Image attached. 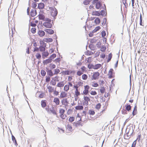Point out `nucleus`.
<instances>
[{
    "label": "nucleus",
    "instance_id": "nucleus-11",
    "mask_svg": "<svg viewBox=\"0 0 147 147\" xmlns=\"http://www.w3.org/2000/svg\"><path fill=\"white\" fill-rule=\"evenodd\" d=\"M52 61L51 59L50 58L47 59L45 60H44L43 61L44 65L51 63Z\"/></svg>",
    "mask_w": 147,
    "mask_h": 147
},
{
    "label": "nucleus",
    "instance_id": "nucleus-56",
    "mask_svg": "<svg viewBox=\"0 0 147 147\" xmlns=\"http://www.w3.org/2000/svg\"><path fill=\"white\" fill-rule=\"evenodd\" d=\"M56 57V55L55 54H52L50 57V59H51L52 60L53 59L55 58Z\"/></svg>",
    "mask_w": 147,
    "mask_h": 147
},
{
    "label": "nucleus",
    "instance_id": "nucleus-58",
    "mask_svg": "<svg viewBox=\"0 0 147 147\" xmlns=\"http://www.w3.org/2000/svg\"><path fill=\"white\" fill-rule=\"evenodd\" d=\"M43 21H45L46 22H51V19H49L48 18H45L44 20H43Z\"/></svg>",
    "mask_w": 147,
    "mask_h": 147
},
{
    "label": "nucleus",
    "instance_id": "nucleus-46",
    "mask_svg": "<svg viewBox=\"0 0 147 147\" xmlns=\"http://www.w3.org/2000/svg\"><path fill=\"white\" fill-rule=\"evenodd\" d=\"M106 49V47L104 46L103 45L101 47L100 51L102 52H104L105 51Z\"/></svg>",
    "mask_w": 147,
    "mask_h": 147
},
{
    "label": "nucleus",
    "instance_id": "nucleus-19",
    "mask_svg": "<svg viewBox=\"0 0 147 147\" xmlns=\"http://www.w3.org/2000/svg\"><path fill=\"white\" fill-rule=\"evenodd\" d=\"M38 17L39 20H42L43 21L45 18V16L44 15L40 13L39 15H38Z\"/></svg>",
    "mask_w": 147,
    "mask_h": 147
},
{
    "label": "nucleus",
    "instance_id": "nucleus-49",
    "mask_svg": "<svg viewBox=\"0 0 147 147\" xmlns=\"http://www.w3.org/2000/svg\"><path fill=\"white\" fill-rule=\"evenodd\" d=\"M37 3L35 2H33L32 4V7L34 9L36 8L37 6Z\"/></svg>",
    "mask_w": 147,
    "mask_h": 147
},
{
    "label": "nucleus",
    "instance_id": "nucleus-24",
    "mask_svg": "<svg viewBox=\"0 0 147 147\" xmlns=\"http://www.w3.org/2000/svg\"><path fill=\"white\" fill-rule=\"evenodd\" d=\"M92 15L93 16H100V13L99 11H93Z\"/></svg>",
    "mask_w": 147,
    "mask_h": 147
},
{
    "label": "nucleus",
    "instance_id": "nucleus-21",
    "mask_svg": "<svg viewBox=\"0 0 147 147\" xmlns=\"http://www.w3.org/2000/svg\"><path fill=\"white\" fill-rule=\"evenodd\" d=\"M102 4L100 2H97L96 4V8L97 9H99L101 6Z\"/></svg>",
    "mask_w": 147,
    "mask_h": 147
},
{
    "label": "nucleus",
    "instance_id": "nucleus-29",
    "mask_svg": "<svg viewBox=\"0 0 147 147\" xmlns=\"http://www.w3.org/2000/svg\"><path fill=\"white\" fill-rule=\"evenodd\" d=\"M45 92H41V93L39 95V98H42L46 96Z\"/></svg>",
    "mask_w": 147,
    "mask_h": 147
},
{
    "label": "nucleus",
    "instance_id": "nucleus-10",
    "mask_svg": "<svg viewBox=\"0 0 147 147\" xmlns=\"http://www.w3.org/2000/svg\"><path fill=\"white\" fill-rule=\"evenodd\" d=\"M37 14V12L36 9H32L30 11V15L32 17H34Z\"/></svg>",
    "mask_w": 147,
    "mask_h": 147
},
{
    "label": "nucleus",
    "instance_id": "nucleus-42",
    "mask_svg": "<svg viewBox=\"0 0 147 147\" xmlns=\"http://www.w3.org/2000/svg\"><path fill=\"white\" fill-rule=\"evenodd\" d=\"M92 0H86L84 1L83 3L85 5H87L91 2Z\"/></svg>",
    "mask_w": 147,
    "mask_h": 147
},
{
    "label": "nucleus",
    "instance_id": "nucleus-61",
    "mask_svg": "<svg viewBox=\"0 0 147 147\" xmlns=\"http://www.w3.org/2000/svg\"><path fill=\"white\" fill-rule=\"evenodd\" d=\"M127 0H125L122 2L124 5L125 8H127Z\"/></svg>",
    "mask_w": 147,
    "mask_h": 147
},
{
    "label": "nucleus",
    "instance_id": "nucleus-9",
    "mask_svg": "<svg viewBox=\"0 0 147 147\" xmlns=\"http://www.w3.org/2000/svg\"><path fill=\"white\" fill-rule=\"evenodd\" d=\"M125 109L128 111L129 112L131 110L132 106L130 105V104H126L125 105Z\"/></svg>",
    "mask_w": 147,
    "mask_h": 147
},
{
    "label": "nucleus",
    "instance_id": "nucleus-63",
    "mask_svg": "<svg viewBox=\"0 0 147 147\" xmlns=\"http://www.w3.org/2000/svg\"><path fill=\"white\" fill-rule=\"evenodd\" d=\"M65 112V110L63 109H61L59 110V113L60 114H64V113Z\"/></svg>",
    "mask_w": 147,
    "mask_h": 147
},
{
    "label": "nucleus",
    "instance_id": "nucleus-36",
    "mask_svg": "<svg viewBox=\"0 0 147 147\" xmlns=\"http://www.w3.org/2000/svg\"><path fill=\"white\" fill-rule=\"evenodd\" d=\"M74 120L75 117H74L71 116L70 117L68 120L71 123L72 122L74 121Z\"/></svg>",
    "mask_w": 147,
    "mask_h": 147
},
{
    "label": "nucleus",
    "instance_id": "nucleus-59",
    "mask_svg": "<svg viewBox=\"0 0 147 147\" xmlns=\"http://www.w3.org/2000/svg\"><path fill=\"white\" fill-rule=\"evenodd\" d=\"M36 29L34 28H32L31 30V32L33 34H34L36 32Z\"/></svg>",
    "mask_w": 147,
    "mask_h": 147
},
{
    "label": "nucleus",
    "instance_id": "nucleus-62",
    "mask_svg": "<svg viewBox=\"0 0 147 147\" xmlns=\"http://www.w3.org/2000/svg\"><path fill=\"white\" fill-rule=\"evenodd\" d=\"M137 142L136 140H134L132 143L131 146L132 147H135L136 144Z\"/></svg>",
    "mask_w": 147,
    "mask_h": 147
},
{
    "label": "nucleus",
    "instance_id": "nucleus-12",
    "mask_svg": "<svg viewBox=\"0 0 147 147\" xmlns=\"http://www.w3.org/2000/svg\"><path fill=\"white\" fill-rule=\"evenodd\" d=\"M44 30L46 32L50 34H53L54 33V31L52 29H45Z\"/></svg>",
    "mask_w": 147,
    "mask_h": 147
},
{
    "label": "nucleus",
    "instance_id": "nucleus-47",
    "mask_svg": "<svg viewBox=\"0 0 147 147\" xmlns=\"http://www.w3.org/2000/svg\"><path fill=\"white\" fill-rule=\"evenodd\" d=\"M51 112L54 115H57V112L56 111L53 107H52V109L51 111Z\"/></svg>",
    "mask_w": 147,
    "mask_h": 147
},
{
    "label": "nucleus",
    "instance_id": "nucleus-52",
    "mask_svg": "<svg viewBox=\"0 0 147 147\" xmlns=\"http://www.w3.org/2000/svg\"><path fill=\"white\" fill-rule=\"evenodd\" d=\"M82 79L84 80H86L88 78L86 74H84L82 76Z\"/></svg>",
    "mask_w": 147,
    "mask_h": 147
},
{
    "label": "nucleus",
    "instance_id": "nucleus-32",
    "mask_svg": "<svg viewBox=\"0 0 147 147\" xmlns=\"http://www.w3.org/2000/svg\"><path fill=\"white\" fill-rule=\"evenodd\" d=\"M101 105L100 103H99L98 104H97L95 108L96 109L98 110H99L101 107Z\"/></svg>",
    "mask_w": 147,
    "mask_h": 147
},
{
    "label": "nucleus",
    "instance_id": "nucleus-55",
    "mask_svg": "<svg viewBox=\"0 0 147 147\" xmlns=\"http://www.w3.org/2000/svg\"><path fill=\"white\" fill-rule=\"evenodd\" d=\"M54 74H57L60 72V70L59 69H55L54 70Z\"/></svg>",
    "mask_w": 147,
    "mask_h": 147
},
{
    "label": "nucleus",
    "instance_id": "nucleus-26",
    "mask_svg": "<svg viewBox=\"0 0 147 147\" xmlns=\"http://www.w3.org/2000/svg\"><path fill=\"white\" fill-rule=\"evenodd\" d=\"M94 22L96 24H99L100 22V19L98 18L97 17L95 20Z\"/></svg>",
    "mask_w": 147,
    "mask_h": 147
},
{
    "label": "nucleus",
    "instance_id": "nucleus-54",
    "mask_svg": "<svg viewBox=\"0 0 147 147\" xmlns=\"http://www.w3.org/2000/svg\"><path fill=\"white\" fill-rule=\"evenodd\" d=\"M107 20V18H105L103 19V21H102V26L105 25V24L106 23Z\"/></svg>",
    "mask_w": 147,
    "mask_h": 147
},
{
    "label": "nucleus",
    "instance_id": "nucleus-27",
    "mask_svg": "<svg viewBox=\"0 0 147 147\" xmlns=\"http://www.w3.org/2000/svg\"><path fill=\"white\" fill-rule=\"evenodd\" d=\"M40 51L41 52H45V48L42 45H40L39 47Z\"/></svg>",
    "mask_w": 147,
    "mask_h": 147
},
{
    "label": "nucleus",
    "instance_id": "nucleus-22",
    "mask_svg": "<svg viewBox=\"0 0 147 147\" xmlns=\"http://www.w3.org/2000/svg\"><path fill=\"white\" fill-rule=\"evenodd\" d=\"M57 11L56 9H55V10L54 12H52V15L53 17L55 18L57 16Z\"/></svg>",
    "mask_w": 147,
    "mask_h": 147
},
{
    "label": "nucleus",
    "instance_id": "nucleus-8",
    "mask_svg": "<svg viewBox=\"0 0 147 147\" xmlns=\"http://www.w3.org/2000/svg\"><path fill=\"white\" fill-rule=\"evenodd\" d=\"M43 25L45 27L48 28H51L52 26L51 22H44L43 23Z\"/></svg>",
    "mask_w": 147,
    "mask_h": 147
},
{
    "label": "nucleus",
    "instance_id": "nucleus-53",
    "mask_svg": "<svg viewBox=\"0 0 147 147\" xmlns=\"http://www.w3.org/2000/svg\"><path fill=\"white\" fill-rule=\"evenodd\" d=\"M50 66L51 67L50 68L51 69H55L56 67V65L54 64L51 63L49 64Z\"/></svg>",
    "mask_w": 147,
    "mask_h": 147
},
{
    "label": "nucleus",
    "instance_id": "nucleus-37",
    "mask_svg": "<svg viewBox=\"0 0 147 147\" xmlns=\"http://www.w3.org/2000/svg\"><path fill=\"white\" fill-rule=\"evenodd\" d=\"M85 90L83 92H88V90L89 89V87L88 85L84 86Z\"/></svg>",
    "mask_w": 147,
    "mask_h": 147
},
{
    "label": "nucleus",
    "instance_id": "nucleus-5",
    "mask_svg": "<svg viewBox=\"0 0 147 147\" xmlns=\"http://www.w3.org/2000/svg\"><path fill=\"white\" fill-rule=\"evenodd\" d=\"M72 73H74V71H70L69 69H67L66 71H62L61 73L65 75H69Z\"/></svg>",
    "mask_w": 147,
    "mask_h": 147
},
{
    "label": "nucleus",
    "instance_id": "nucleus-4",
    "mask_svg": "<svg viewBox=\"0 0 147 147\" xmlns=\"http://www.w3.org/2000/svg\"><path fill=\"white\" fill-rule=\"evenodd\" d=\"M82 121L81 118H80V120H78L76 122H74L73 123V124L74 126H75L76 127H77L78 126H82L83 123H82L80 121Z\"/></svg>",
    "mask_w": 147,
    "mask_h": 147
},
{
    "label": "nucleus",
    "instance_id": "nucleus-23",
    "mask_svg": "<svg viewBox=\"0 0 147 147\" xmlns=\"http://www.w3.org/2000/svg\"><path fill=\"white\" fill-rule=\"evenodd\" d=\"M75 109L76 110H81L83 109V107L82 105H80L76 106L75 107Z\"/></svg>",
    "mask_w": 147,
    "mask_h": 147
},
{
    "label": "nucleus",
    "instance_id": "nucleus-39",
    "mask_svg": "<svg viewBox=\"0 0 147 147\" xmlns=\"http://www.w3.org/2000/svg\"><path fill=\"white\" fill-rule=\"evenodd\" d=\"M123 109L121 111L122 113L123 114H127V111L124 109V107H123Z\"/></svg>",
    "mask_w": 147,
    "mask_h": 147
},
{
    "label": "nucleus",
    "instance_id": "nucleus-31",
    "mask_svg": "<svg viewBox=\"0 0 147 147\" xmlns=\"http://www.w3.org/2000/svg\"><path fill=\"white\" fill-rule=\"evenodd\" d=\"M64 85V84L63 82H60L57 84V86L59 87H62Z\"/></svg>",
    "mask_w": 147,
    "mask_h": 147
},
{
    "label": "nucleus",
    "instance_id": "nucleus-33",
    "mask_svg": "<svg viewBox=\"0 0 147 147\" xmlns=\"http://www.w3.org/2000/svg\"><path fill=\"white\" fill-rule=\"evenodd\" d=\"M49 53L48 52H44L42 53V57H47L49 55Z\"/></svg>",
    "mask_w": 147,
    "mask_h": 147
},
{
    "label": "nucleus",
    "instance_id": "nucleus-57",
    "mask_svg": "<svg viewBox=\"0 0 147 147\" xmlns=\"http://www.w3.org/2000/svg\"><path fill=\"white\" fill-rule=\"evenodd\" d=\"M36 57L37 59H39L41 58V55L39 53H37L36 55Z\"/></svg>",
    "mask_w": 147,
    "mask_h": 147
},
{
    "label": "nucleus",
    "instance_id": "nucleus-60",
    "mask_svg": "<svg viewBox=\"0 0 147 147\" xmlns=\"http://www.w3.org/2000/svg\"><path fill=\"white\" fill-rule=\"evenodd\" d=\"M102 36L104 37L106 36V33L105 31L103 30L101 32Z\"/></svg>",
    "mask_w": 147,
    "mask_h": 147
},
{
    "label": "nucleus",
    "instance_id": "nucleus-38",
    "mask_svg": "<svg viewBox=\"0 0 147 147\" xmlns=\"http://www.w3.org/2000/svg\"><path fill=\"white\" fill-rule=\"evenodd\" d=\"M67 128V130L70 131H72V127L69 124L67 125L66 127Z\"/></svg>",
    "mask_w": 147,
    "mask_h": 147
},
{
    "label": "nucleus",
    "instance_id": "nucleus-34",
    "mask_svg": "<svg viewBox=\"0 0 147 147\" xmlns=\"http://www.w3.org/2000/svg\"><path fill=\"white\" fill-rule=\"evenodd\" d=\"M100 26H96L95 28L92 30V32L95 33L97 31L99 30L100 29Z\"/></svg>",
    "mask_w": 147,
    "mask_h": 147
},
{
    "label": "nucleus",
    "instance_id": "nucleus-2",
    "mask_svg": "<svg viewBox=\"0 0 147 147\" xmlns=\"http://www.w3.org/2000/svg\"><path fill=\"white\" fill-rule=\"evenodd\" d=\"M84 101L83 102V105L87 106L88 104V102L90 100V98L88 96H84Z\"/></svg>",
    "mask_w": 147,
    "mask_h": 147
},
{
    "label": "nucleus",
    "instance_id": "nucleus-30",
    "mask_svg": "<svg viewBox=\"0 0 147 147\" xmlns=\"http://www.w3.org/2000/svg\"><path fill=\"white\" fill-rule=\"evenodd\" d=\"M52 80L51 82V83L53 86H54L56 84V80L54 78H52Z\"/></svg>",
    "mask_w": 147,
    "mask_h": 147
},
{
    "label": "nucleus",
    "instance_id": "nucleus-44",
    "mask_svg": "<svg viewBox=\"0 0 147 147\" xmlns=\"http://www.w3.org/2000/svg\"><path fill=\"white\" fill-rule=\"evenodd\" d=\"M141 135L140 134H139V133L138 134V135L137 137V138L136 140V141L138 140V141L139 143L140 142V140H141Z\"/></svg>",
    "mask_w": 147,
    "mask_h": 147
},
{
    "label": "nucleus",
    "instance_id": "nucleus-16",
    "mask_svg": "<svg viewBox=\"0 0 147 147\" xmlns=\"http://www.w3.org/2000/svg\"><path fill=\"white\" fill-rule=\"evenodd\" d=\"M38 34L40 37H42L45 35V33L44 31L39 30Z\"/></svg>",
    "mask_w": 147,
    "mask_h": 147
},
{
    "label": "nucleus",
    "instance_id": "nucleus-18",
    "mask_svg": "<svg viewBox=\"0 0 147 147\" xmlns=\"http://www.w3.org/2000/svg\"><path fill=\"white\" fill-rule=\"evenodd\" d=\"M67 96V94L66 92H61L60 97L61 98H63L66 97Z\"/></svg>",
    "mask_w": 147,
    "mask_h": 147
},
{
    "label": "nucleus",
    "instance_id": "nucleus-13",
    "mask_svg": "<svg viewBox=\"0 0 147 147\" xmlns=\"http://www.w3.org/2000/svg\"><path fill=\"white\" fill-rule=\"evenodd\" d=\"M137 113V106L136 104L134 106V109L133 111L132 114L133 116H134V115H136Z\"/></svg>",
    "mask_w": 147,
    "mask_h": 147
},
{
    "label": "nucleus",
    "instance_id": "nucleus-15",
    "mask_svg": "<svg viewBox=\"0 0 147 147\" xmlns=\"http://www.w3.org/2000/svg\"><path fill=\"white\" fill-rule=\"evenodd\" d=\"M45 5L43 3H40L38 4V8L39 9H43L44 8Z\"/></svg>",
    "mask_w": 147,
    "mask_h": 147
},
{
    "label": "nucleus",
    "instance_id": "nucleus-17",
    "mask_svg": "<svg viewBox=\"0 0 147 147\" xmlns=\"http://www.w3.org/2000/svg\"><path fill=\"white\" fill-rule=\"evenodd\" d=\"M53 102H55L57 105H59L60 103V101L58 98L55 97L53 100Z\"/></svg>",
    "mask_w": 147,
    "mask_h": 147
},
{
    "label": "nucleus",
    "instance_id": "nucleus-50",
    "mask_svg": "<svg viewBox=\"0 0 147 147\" xmlns=\"http://www.w3.org/2000/svg\"><path fill=\"white\" fill-rule=\"evenodd\" d=\"M69 88V85H66L64 87V90L65 91H67Z\"/></svg>",
    "mask_w": 147,
    "mask_h": 147
},
{
    "label": "nucleus",
    "instance_id": "nucleus-40",
    "mask_svg": "<svg viewBox=\"0 0 147 147\" xmlns=\"http://www.w3.org/2000/svg\"><path fill=\"white\" fill-rule=\"evenodd\" d=\"M44 39L47 40V41H45L47 42H52L53 41V39L51 38H45Z\"/></svg>",
    "mask_w": 147,
    "mask_h": 147
},
{
    "label": "nucleus",
    "instance_id": "nucleus-1",
    "mask_svg": "<svg viewBox=\"0 0 147 147\" xmlns=\"http://www.w3.org/2000/svg\"><path fill=\"white\" fill-rule=\"evenodd\" d=\"M135 127V125H134V127L133 128V125L130 124L127 125L126 129V135H129L131 136H133L134 134V129Z\"/></svg>",
    "mask_w": 147,
    "mask_h": 147
},
{
    "label": "nucleus",
    "instance_id": "nucleus-48",
    "mask_svg": "<svg viewBox=\"0 0 147 147\" xmlns=\"http://www.w3.org/2000/svg\"><path fill=\"white\" fill-rule=\"evenodd\" d=\"M41 74L42 76H45L46 74V72L45 70H42L41 71Z\"/></svg>",
    "mask_w": 147,
    "mask_h": 147
},
{
    "label": "nucleus",
    "instance_id": "nucleus-3",
    "mask_svg": "<svg viewBox=\"0 0 147 147\" xmlns=\"http://www.w3.org/2000/svg\"><path fill=\"white\" fill-rule=\"evenodd\" d=\"M45 69V70L47 72V74L48 75V76L52 77L53 76L54 74L53 73L51 69H49L47 67H46Z\"/></svg>",
    "mask_w": 147,
    "mask_h": 147
},
{
    "label": "nucleus",
    "instance_id": "nucleus-28",
    "mask_svg": "<svg viewBox=\"0 0 147 147\" xmlns=\"http://www.w3.org/2000/svg\"><path fill=\"white\" fill-rule=\"evenodd\" d=\"M101 65L100 64H97L94 65V69H98L100 68Z\"/></svg>",
    "mask_w": 147,
    "mask_h": 147
},
{
    "label": "nucleus",
    "instance_id": "nucleus-35",
    "mask_svg": "<svg viewBox=\"0 0 147 147\" xmlns=\"http://www.w3.org/2000/svg\"><path fill=\"white\" fill-rule=\"evenodd\" d=\"M88 113L90 115H93L95 114V112L94 110L90 109L89 110Z\"/></svg>",
    "mask_w": 147,
    "mask_h": 147
},
{
    "label": "nucleus",
    "instance_id": "nucleus-20",
    "mask_svg": "<svg viewBox=\"0 0 147 147\" xmlns=\"http://www.w3.org/2000/svg\"><path fill=\"white\" fill-rule=\"evenodd\" d=\"M61 102L62 105H65V104H67V98H65L61 100Z\"/></svg>",
    "mask_w": 147,
    "mask_h": 147
},
{
    "label": "nucleus",
    "instance_id": "nucleus-41",
    "mask_svg": "<svg viewBox=\"0 0 147 147\" xmlns=\"http://www.w3.org/2000/svg\"><path fill=\"white\" fill-rule=\"evenodd\" d=\"M88 67L89 69H94V65L92 64L89 63L88 65Z\"/></svg>",
    "mask_w": 147,
    "mask_h": 147
},
{
    "label": "nucleus",
    "instance_id": "nucleus-51",
    "mask_svg": "<svg viewBox=\"0 0 147 147\" xmlns=\"http://www.w3.org/2000/svg\"><path fill=\"white\" fill-rule=\"evenodd\" d=\"M50 77V76H46V79H45V82H49L50 80V77Z\"/></svg>",
    "mask_w": 147,
    "mask_h": 147
},
{
    "label": "nucleus",
    "instance_id": "nucleus-43",
    "mask_svg": "<svg viewBox=\"0 0 147 147\" xmlns=\"http://www.w3.org/2000/svg\"><path fill=\"white\" fill-rule=\"evenodd\" d=\"M97 40L96 39V38L95 37L94 38L92 39H91L90 40V42L92 43H95L96 42Z\"/></svg>",
    "mask_w": 147,
    "mask_h": 147
},
{
    "label": "nucleus",
    "instance_id": "nucleus-7",
    "mask_svg": "<svg viewBox=\"0 0 147 147\" xmlns=\"http://www.w3.org/2000/svg\"><path fill=\"white\" fill-rule=\"evenodd\" d=\"M10 132L11 133V138L12 140V141H13V143L16 146H17L18 144L17 143V142L16 141V140L14 137V136L12 134L11 131L10 130Z\"/></svg>",
    "mask_w": 147,
    "mask_h": 147
},
{
    "label": "nucleus",
    "instance_id": "nucleus-25",
    "mask_svg": "<svg viewBox=\"0 0 147 147\" xmlns=\"http://www.w3.org/2000/svg\"><path fill=\"white\" fill-rule=\"evenodd\" d=\"M112 57V54L111 53L108 55V58L107 61V63L110 61Z\"/></svg>",
    "mask_w": 147,
    "mask_h": 147
},
{
    "label": "nucleus",
    "instance_id": "nucleus-64",
    "mask_svg": "<svg viewBox=\"0 0 147 147\" xmlns=\"http://www.w3.org/2000/svg\"><path fill=\"white\" fill-rule=\"evenodd\" d=\"M83 74V73L80 70L78 71L77 73V75L79 76H80Z\"/></svg>",
    "mask_w": 147,
    "mask_h": 147
},
{
    "label": "nucleus",
    "instance_id": "nucleus-45",
    "mask_svg": "<svg viewBox=\"0 0 147 147\" xmlns=\"http://www.w3.org/2000/svg\"><path fill=\"white\" fill-rule=\"evenodd\" d=\"M131 136H129V135H124V138L125 139L128 140L129 139Z\"/></svg>",
    "mask_w": 147,
    "mask_h": 147
},
{
    "label": "nucleus",
    "instance_id": "nucleus-6",
    "mask_svg": "<svg viewBox=\"0 0 147 147\" xmlns=\"http://www.w3.org/2000/svg\"><path fill=\"white\" fill-rule=\"evenodd\" d=\"M100 75L99 73L98 72H94L93 75L92 76V80H95L98 78V77Z\"/></svg>",
    "mask_w": 147,
    "mask_h": 147
},
{
    "label": "nucleus",
    "instance_id": "nucleus-14",
    "mask_svg": "<svg viewBox=\"0 0 147 147\" xmlns=\"http://www.w3.org/2000/svg\"><path fill=\"white\" fill-rule=\"evenodd\" d=\"M47 101L45 100H42L41 101V106L43 108L47 106Z\"/></svg>",
    "mask_w": 147,
    "mask_h": 147
}]
</instances>
